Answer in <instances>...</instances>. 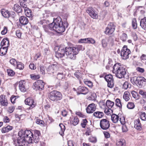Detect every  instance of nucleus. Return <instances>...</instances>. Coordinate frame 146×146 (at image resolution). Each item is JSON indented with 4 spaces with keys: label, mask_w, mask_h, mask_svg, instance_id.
I'll return each instance as SVG.
<instances>
[{
    "label": "nucleus",
    "mask_w": 146,
    "mask_h": 146,
    "mask_svg": "<svg viewBox=\"0 0 146 146\" xmlns=\"http://www.w3.org/2000/svg\"><path fill=\"white\" fill-rule=\"evenodd\" d=\"M79 122V119L77 117H74L73 120L72 121V123L74 125H76Z\"/></svg>",
    "instance_id": "37998d69"
},
{
    "label": "nucleus",
    "mask_w": 146,
    "mask_h": 146,
    "mask_svg": "<svg viewBox=\"0 0 146 146\" xmlns=\"http://www.w3.org/2000/svg\"><path fill=\"white\" fill-rule=\"evenodd\" d=\"M93 115L96 118H101L103 117L104 113L103 112L101 111H97L93 113Z\"/></svg>",
    "instance_id": "393cba45"
},
{
    "label": "nucleus",
    "mask_w": 146,
    "mask_h": 146,
    "mask_svg": "<svg viewBox=\"0 0 146 146\" xmlns=\"http://www.w3.org/2000/svg\"><path fill=\"white\" fill-rule=\"evenodd\" d=\"M132 24L133 27L134 29H136L137 27L136 20L135 18H133L132 20Z\"/></svg>",
    "instance_id": "58836bf2"
},
{
    "label": "nucleus",
    "mask_w": 146,
    "mask_h": 146,
    "mask_svg": "<svg viewBox=\"0 0 146 146\" xmlns=\"http://www.w3.org/2000/svg\"><path fill=\"white\" fill-rule=\"evenodd\" d=\"M12 129V127L9 125L6 127H3L2 129V132L3 133H5L8 132Z\"/></svg>",
    "instance_id": "473e14b6"
},
{
    "label": "nucleus",
    "mask_w": 146,
    "mask_h": 146,
    "mask_svg": "<svg viewBox=\"0 0 146 146\" xmlns=\"http://www.w3.org/2000/svg\"><path fill=\"white\" fill-rule=\"evenodd\" d=\"M76 91L78 94H82L86 95L88 92V90L86 87L79 86L76 89Z\"/></svg>",
    "instance_id": "4468645a"
},
{
    "label": "nucleus",
    "mask_w": 146,
    "mask_h": 146,
    "mask_svg": "<svg viewBox=\"0 0 146 146\" xmlns=\"http://www.w3.org/2000/svg\"><path fill=\"white\" fill-rule=\"evenodd\" d=\"M17 96H12L11 98V102L13 104L15 102V100L16 98H17Z\"/></svg>",
    "instance_id": "bf43d9fd"
},
{
    "label": "nucleus",
    "mask_w": 146,
    "mask_h": 146,
    "mask_svg": "<svg viewBox=\"0 0 146 146\" xmlns=\"http://www.w3.org/2000/svg\"><path fill=\"white\" fill-rule=\"evenodd\" d=\"M146 80L143 77H134L133 78L134 82L139 85H142L143 82Z\"/></svg>",
    "instance_id": "a211bd4d"
},
{
    "label": "nucleus",
    "mask_w": 146,
    "mask_h": 146,
    "mask_svg": "<svg viewBox=\"0 0 146 146\" xmlns=\"http://www.w3.org/2000/svg\"><path fill=\"white\" fill-rule=\"evenodd\" d=\"M57 68V65L52 64L49 66L47 69V71L48 74H51L54 72V70Z\"/></svg>",
    "instance_id": "6ab92c4d"
},
{
    "label": "nucleus",
    "mask_w": 146,
    "mask_h": 146,
    "mask_svg": "<svg viewBox=\"0 0 146 146\" xmlns=\"http://www.w3.org/2000/svg\"><path fill=\"white\" fill-rule=\"evenodd\" d=\"M64 77V75L62 73H58L57 75V78L59 80L63 78Z\"/></svg>",
    "instance_id": "6e6d98bb"
},
{
    "label": "nucleus",
    "mask_w": 146,
    "mask_h": 146,
    "mask_svg": "<svg viewBox=\"0 0 146 146\" xmlns=\"http://www.w3.org/2000/svg\"><path fill=\"white\" fill-rule=\"evenodd\" d=\"M85 84L89 87L91 88L93 86L92 82L89 81H86L84 82Z\"/></svg>",
    "instance_id": "864d4df0"
},
{
    "label": "nucleus",
    "mask_w": 146,
    "mask_h": 146,
    "mask_svg": "<svg viewBox=\"0 0 146 146\" xmlns=\"http://www.w3.org/2000/svg\"><path fill=\"white\" fill-rule=\"evenodd\" d=\"M0 104L3 106H7L8 101L5 95H1L0 96Z\"/></svg>",
    "instance_id": "f3484780"
},
{
    "label": "nucleus",
    "mask_w": 146,
    "mask_h": 146,
    "mask_svg": "<svg viewBox=\"0 0 146 146\" xmlns=\"http://www.w3.org/2000/svg\"><path fill=\"white\" fill-rule=\"evenodd\" d=\"M40 135V131L38 130H34V135L32 136L33 142L34 141L35 143H37L39 141V136Z\"/></svg>",
    "instance_id": "ddd939ff"
},
{
    "label": "nucleus",
    "mask_w": 146,
    "mask_h": 146,
    "mask_svg": "<svg viewBox=\"0 0 146 146\" xmlns=\"http://www.w3.org/2000/svg\"><path fill=\"white\" fill-rule=\"evenodd\" d=\"M16 35L19 38H21V33L20 30H17L16 31Z\"/></svg>",
    "instance_id": "4d7b16f0"
},
{
    "label": "nucleus",
    "mask_w": 146,
    "mask_h": 146,
    "mask_svg": "<svg viewBox=\"0 0 146 146\" xmlns=\"http://www.w3.org/2000/svg\"><path fill=\"white\" fill-rule=\"evenodd\" d=\"M48 28L51 30H54L58 33H61L65 30V26L59 17L54 19L53 23L49 24Z\"/></svg>",
    "instance_id": "f03ea898"
},
{
    "label": "nucleus",
    "mask_w": 146,
    "mask_h": 146,
    "mask_svg": "<svg viewBox=\"0 0 146 146\" xmlns=\"http://www.w3.org/2000/svg\"><path fill=\"white\" fill-rule=\"evenodd\" d=\"M36 123L40 125H43L44 122L43 121L39 119H37L36 121Z\"/></svg>",
    "instance_id": "e2e57ef3"
},
{
    "label": "nucleus",
    "mask_w": 146,
    "mask_h": 146,
    "mask_svg": "<svg viewBox=\"0 0 146 146\" xmlns=\"http://www.w3.org/2000/svg\"><path fill=\"white\" fill-rule=\"evenodd\" d=\"M117 146H125L126 145L125 141L123 139H120L117 141L116 142Z\"/></svg>",
    "instance_id": "c85d7f7f"
},
{
    "label": "nucleus",
    "mask_w": 146,
    "mask_h": 146,
    "mask_svg": "<svg viewBox=\"0 0 146 146\" xmlns=\"http://www.w3.org/2000/svg\"><path fill=\"white\" fill-rule=\"evenodd\" d=\"M1 13L4 17L6 18L9 17L10 13L8 10L3 9L1 10Z\"/></svg>",
    "instance_id": "c756f323"
},
{
    "label": "nucleus",
    "mask_w": 146,
    "mask_h": 146,
    "mask_svg": "<svg viewBox=\"0 0 146 146\" xmlns=\"http://www.w3.org/2000/svg\"><path fill=\"white\" fill-rule=\"evenodd\" d=\"M131 94L132 95L133 97L136 100H138L140 98V96L137 92L133 91L131 92Z\"/></svg>",
    "instance_id": "e433bc0d"
},
{
    "label": "nucleus",
    "mask_w": 146,
    "mask_h": 146,
    "mask_svg": "<svg viewBox=\"0 0 146 146\" xmlns=\"http://www.w3.org/2000/svg\"><path fill=\"white\" fill-rule=\"evenodd\" d=\"M19 21L22 25H27L29 22L27 18L24 16H22L20 17Z\"/></svg>",
    "instance_id": "5701e85b"
},
{
    "label": "nucleus",
    "mask_w": 146,
    "mask_h": 146,
    "mask_svg": "<svg viewBox=\"0 0 146 146\" xmlns=\"http://www.w3.org/2000/svg\"><path fill=\"white\" fill-rule=\"evenodd\" d=\"M1 46L8 48L9 46V41L7 38H4L1 43Z\"/></svg>",
    "instance_id": "4be33fe9"
},
{
    "label": "nucleus",
    "mask_w": 146,
    "mask_h": 146,
    "mask_svg": "<svg viewBox=\"0 0 146 146\" xmlns=\"http://www.w3.org/2000/svg\"><path fill=\"white\" fill-rule=\"evenodd\" d=\"M114 103L113 102L111 101L110 100H108L106 102V104L108 108H111L114 106Z\"/></svg>",
    "instance_id": "f704fd0d"
},
{
    "label": "nucleus",
    "mask_w": 146,
    "mask_h": 146,
    "mask_svg": "<svg viewBox=\"0 0 146 146\" xmlns=\"http://www.w3.org/2000/svg\"><path fill=\"white\" fill-rule=\"evenodd\" d=\"M30 76L31 78L33 80H37L39 79L40 78V76L39 75H35L34 74H31L30 75Z\"/></svg>",
    "instance_id": "a18cd8bd"
},
{
    "label": "nucleus",
    "mask_w": 146,
    "mask_h": 146,
    "mask_svg": "<svg viewBox=\"0 0 146 146\" xmlns=\"http://www.w3.org/2000/svg\"><path fill=\"white\" fill-rule=\"evenodd\" d=\"M19 137H18L17 139H14L13 142L14 144L15 145L19 146H26L27 145V142L26 141L24 137H23L22 133L21 131H19L18 133Z\"/></svg>",
    "instance_id": "20e7f679"
},
{
    "label": "nucleus",
    "mask_w": 146,
    "mask_h": 146,
    "mask_svg": "<svg viewBox=\"0 0 146 146\" xmlns=\"http://www.w3.org/2000/svg\"><path fill=\"white\" fill-rule=\"evenodd\" d=\"M26 104L30 106L29 109L31 110L32 109L36 106V103L34 102L33 100L31 98H28L26 99L25 101Z\"/></svg>",
    "instance_id": "f8f14e48"
},
{
    "label": "nucleus",
    "mask_w": 146,
    "mask_h": 146,
    "mask_svg": "<svg viewBox=\"0 0 146 146\" xmlns=\"http://www.w3.org/2000/svg\"><path fill=\"white\" fill-rule=\"evenodd\" d=\"M8 48L1 46L0 48V55L3 56L5 55L7 51Z\"/></svg>",
    "instance_id": "7c9ffc66"
},
{
    "label": "nucleus",
    "mask_w": 146,
    "mask_h": 146,
    "mask_svg": "<svg viewBox=\"0 0 146 146\" xmlns=\"http://www.w3.org/2000/svg\"><path fill=\"white\" fill-rule=\"evenodd\" d=\"M14 110V107L13 106H11L9 107L8 110V111L9 113H11L13 112Z\"/></svg>",
    "instance_id": "338daca9"
},
{
    "label": "nucleus",
    "mask_w": 146,
    "mask_h": 146,
    "mask_svg": "<svg viewBox=\"0 0 146 146\" xmlns=\"http://www.w3.org/2000/svg\"><path fill=\"white\" fill-rule=\"evenodd\" d=\"M110 125L109 121L106 119H103L100 121V127L103 129L106 130L108 129Z\"/></svg>",
    "instance_id": "1a4fd4ad"
},
{
    "label": "nucleus",
    "mask_w": 146,
    "mask_h": 146,
    "mask_svg": "<svg viewBox=\"0 0 146 146\" xmlns=\"http://www.w3.org/2000/svg\"><path fill=\"white\" fill-rule=\"evenodd\" d=\"M119 117L117 115L113 114L111 115V120L113 123H116L119 121Z\"/></svg>",
    "instance_id": "cd10ccee"
},
{
    "label": "nucleus",
    "mask_w": 146,
    "mask_h": 146,
    "mask_svg": "<svg viewBox=\"0 0 146 146\" xmlns=\"http://www.w3.org/2000/svg\"><path fill=\"white\" fill-rule=\"evenodd\" d=\"M116 105L119 107L120 108H121V104L120 100L118 98L116 99L115 100Z\"/></svg>",
    "instance_id": "79ce46f5"
},
{
    "label": "nucleus",
    "mask_w": 146,
    "mask_h": 146,
    "mask_svg": "<svg viewBox=\"0 0 146 146\" xmlns=\"http://www.w3.org/2000/svg\"><path fill=\"white\" fill-rule=\"evenodd\" d=\"M135 105L133 103L129 102L127 104V107L129 109H133L135 107Z\"/></svg>",
    "instance_id": "49530a36"
},
{
    "label": "nucleus",
    "mask_w": 146,
    "mask_h": 146,
    "mask_svg": "<svg viewBox=\"0 0 146 146\" xmlns=\"http://www.w3.org/2000/svg\"><path fill=\"white\" fill-rule=\"evenodd\" d=\"M13 9L18 13H21L22 11V9L21 7L17 4H15L14 5L13 7Z\"/></svg>",
    "instance_id": "a878e982"
},
{
    "label": "nucleus",
    "mask_w": 146,
    "mask_h": 146,
    "mask_svg": "<svg viewBox=\"0 0 146 146\" xmlns=\"http://www.w3.org/2000/svg\"><path fill=\"white\" fill-rule=\"evenodd\" d=\"M108 41L106 38L103 39L102 41V46L104 48L106 47L108 45Z\"/></svg>",
    "instance_id": "a19ab883"
},
{
    "label": "nucleus",
    "mask_w": 146,
    "mask_h": 146,
    "mask_svg": "<svg viewBox=\"0 0 146 146\" xmlns=\"http://www.w3.org/2000/svg\"><path fill=\"white\" fill-rule=\"evenodd\" d=\"M129 84L127 82H125L123 84V88L125 89H127L129 87Z\"/></svg>",
    "instance_id": "680f3d73"
},
{
    "label": "nucleus",
    "mask_w": 146,
    "mask_h": 146,
    "mask_svg": "<svg viewBox=\"0 0 146 146\" xmlns=\"http://www.w3.org/2000/svg\"><path fill=\"white\" fill-rule=\"evenodd\" d=\"M140 23L141 27L144 30H146V17L141 19Z\"/></svg>",
    "instance_id": "bb28decb"
},
{
    "label": "nucleus",
    "mask_w": 146,
    "mask_h": 146,
    "mask_svg": "<svg viewBox=\"0 0 146 146\" xmlns=\"http://www.w3.org/2000/svg\"><path fill=\"white\" fill-rule=\"evenodd\" d=\"M120 63H116L113 66V72L115 73L116 76L119 78L124 77L126 73L125 69L119 64Z\"/></svg>",
    "instance_id": "7ed1b4c3"
},
{
    "label": "nucleus",
    "mask_w": 146,
    "mask_h": 146,
    "mask_svg": "<svg viewBox=\"0 0 146 146\" xmlns=\"http://www.w3.org/2000/svg\"><path fill=\"white\" fill-rule=\"evenodd\" d=\"M20 4L22 7L25 9L28 8L27 7V5H26L25 2H24L22 0H20Z\"/></svg>",
    "instance_id": "8fccbe9b"
},
{
    "label": "nucleus",
    "mask_w": 146,
    "mask_h": 146,
    "mask_svg": "<svg viewBox=\"0 0 146 146\" xmlns=\"http://www.w3.org/2000/svg\"><path fill=\"white\" fill-rule=\"evenodd\" d=\"M45 84L42 80H38L33 84V88L36 90L41 91L44 89Z\"/></svg>",
    "instance_id": "0eeeda50"
},
{
    "label": "nucleus",
    "mask_w": 146,
    "mask_h": 146,
    "mask_svg": "<svg viewBox=\"0 0 146 146\" xmlns=\"http://www.w3.org/2000/svg\"><path fill=\"white\" fill-rule=\"evenodd\" d=\"M95 41V40L92 38H88L84 39H81L79 41V42L80 43H91L92 44H94Z\"/></svg>",
    "instance_id": "aec40b11"
},
{
    "label": "nucleus",
    "mask_w": 146,
    "mask_h": 146,
    "mask_svg": "<svg viewBox=\"0 0 146 146\" xmlns=\"http://www.w3.org/2000/svg\"><path fill=\"white\" fill-rule=\"evenodd\" d=\"M49 99L53 101H56L61 100L62 98L61 93L56 90H53L48 95Z\"/></svg>",
    "instance_id": "39448f33"
},
{
    "label": "nucleus",
    "mask_w": 146,
    "mask_h": 146,
    "mask_svg": "<svg viewBox=\"0 0 146 146\" xmlns=\"http://www.w3.org/2000/svg\"><path fill=\"white\" fill-rule=\"evenodd\" d=\"M130 94L128 91L125 92L123 96V98L126 101H127L129 100Z\"/></svg>",
    "instance_id": "c9c22d12"
},
{
    "label": "nucleus",
    "mask_w": 146,
    "mask_h": 146,
    "mask_svg": "<svg viewBox=\"0 0 146 146\" xmlns=\"http://www.w3.org/2000/svg\"><path fill=\"white\" fill-rule=\"evenodd\" d=\"M22 133V137H24L27 143H33L32 136L33 133L31 131L29 130H26L24 131H21Z\"/></svg>",
    "instance_id": "423d86ee"
},
{
    "label": "nucleus",
    "mask_w": 146,
    "mask_h": 146,
    "mask_svg": "<svg viewBox=\"0 0 146 146\" xmlns=\"http://www.w3.org/2000/svg\"><path fill=\"white\" fill-rule=\"evenodd\" d=\"M115 27L113 23H110L108 25L106 29L105 33L106 34H111L114 31Z\"/></svg>",
    "instance_id": "9b49d317"
},
{
    "label": "nucleus",
    "mask_w": 146,
    "mask_h": 146,
    "mask_svg": "<svg viewBox=\"0 0 146 146\" xmlns=\"http://www.w3.org/2000/svg\"><path fill=\"white\" fill-rule=\"evenodd\" d=\"M52 110V108L50 107V105L49 104L46 105V111L47 112H50Z\"/></svg>",
    "instance_id": "0e129e2a"
},
{
    "label": "nucleus",
    "mask_w": 146,
    "mask_h": 146,
    "mask_svg": "<svg viewBox=\"0 0 146 146\" xmlns=\"http://www.w3.org/2000/svg\"><path fill=\"white\" fill-rule=\"evenodd\" d=\"M24 9L25 14L27 17H32V12L31 10L28 8Z\"/></svg>",
    "instance_id": "2f4dec72"
},
{
    "label": "nucleus",
    "mask_w": 146,
    "mask_h": 146,
    "mask_svg": "<svg viewBox=\"0 0 146 146\" xmlns=\"http://www.w3.org/2000/svg\"><path fill=\"white\" fill-rule=\"evenodd\" d=\"M25 83L24 80H21L19 82V87L20 90L22 92H24L26 91V88L25 86Z\"/></svg>",
    "instance_id": "412c9836"
},
{
    "label": "nucleus",
    "mask_w": 146,
    "mask_h": 146,
    "mask_svg": "<svg viewBox=\"0 0 146 146\" xmlns=\"http://www.w3.org/2000/svg\"><path fill=\"white\" fill-rule=\"evenodd\" d=\"M10 64L13 66H15L18 63L16 60L14 58H12L10 60Z\"/></svg>",
    "instance_id": "de8ad7c7"
},
{
    "label": "nucleus",
    "mask_w": 146,
    "mask_h": 146,
    "mask_svg": "<svg viewBox=\"0 0 146 146\" xmlns=\"http://www.w3.org/2000/svg\"><path fill=\"white\" fill-rule=\"evenodd\" d=\"M40 69L41 73L42 74L44 75L45 74V70L44 66L42 65H40Z\"/></svg>",
    "instance_id": "5fc2aeb1"
},
{
    "label": "nucleus",
    "mask_w": 146,
    "mask_h": 146,
    "mask_svg": "<svg viewBox=\"0 0 146 146\" xmlns=\"http://www.w3.org/2000/svg\"><path fill=\"white\" fill-rule=\"evenodd\" d=\"M122 130L123 132H125L128 130V129L125 125H123L122 127Z\"/></svg>",
    "instance_id": "774afa93"
},
{
    "label": "nucleus",
    "mask_w": 146,
    "mask_h": 146,
    "mask_svg": "<svg viewBox=\"0 0 146 146\" xmlns=\"http://www.w3.org/2000/svg\"><path fill=\"white\" fill-rule=\"evenodd\" d=\"M59 126L61 129V131H59V133L60 135L63 136L64 134V132L65 129V126L62 123H60Z\"/></svg>",
    "instance_id": "72a5a7b5"
},
{
    "label": "nucleus",
    "mask_w": 146,
    "mask_h": 146,
    "mask_svg": "<svg viewBox=\"0 0 146 146\" xmlns=\"http://www.w3.org/2000/svg\"><path fill=\"white\" fill-rule=\"evenodd\" d=\"M141 60L142 62L145 63V64L146 63V55L144 54H143L141 57Z\"/></svg>",
    "instance_id": "13d9d810"
},
{
    "label": "nucleus",
    "mask_w": 146,
    "mask_h": 146,
    "mask_svg": "<svg viewBox=\"0 0 146 146\" xmlns=\"http://www.w3.org/2000/svg\"><path fill=\"white\" fill-rule=\"evenodd\" d=\"M17 68L20 70H23L24 68V64L21 62H18L17 65Z\"/></svg>",
    "instance_id": "4c0bfd02"
},
{
    "label": "nucleus",
    "mask_w": 146,
    "mask_h": 146,
    "mask_svg": "<svg viewBox=\"0 0 146 146\" xmlns=\"http://www.w3.org/2000/svg\"><path fill=\"white\" fill-rule=\"evenodd\" d=\"M134 127L137 129L140 130L141 129V124L139 119L135 120Z\"/></svg>",
    "instance_id": "b1692460"
},
{
    "label": "nucleus",
    "mask_w": 146,
    "mask_h": 146,
    "mask_svg": "<svg viewBox=\"0 0 146 146\" xmlns=\"http://www.w3.org/2000/svg\"><path fill=\"white\" fill-rule=\"evenodd\" d=\"M141 119L143 120H146V114L145 113H142L141 115Z\"/></svg>",
    "instance_id": "69168bd1"
},
{
    "label": "nucleus",
    "mask_w": 146,
    "mask_h": 146,
    "mask_svg": "<svg viewBox=\"0 0 146 146\" xmlns=\"http://www.w3.org/2000/svg\"><path fill=\"white\" fill-rule=\"evenodd\" d=\"M7 72L8 75L10 76H13L15 74V72L11 69H8Z\"/></svg>",
    "instance_id": "09e8293b"
},
{
    "label": "nucleus",
    "mask_w": 146,
    "mask_h": 146,
    "mask_svg": "<svg viewBox=\"0 0 146 146\" xmlns=\"http://www.w3.org/2000/svg\"><path fill=\"white\" fill-rule=\"evenodd\" d=\"M94 9L92 7L88 8L86 10L87 12L93 19H96L98 17V15L94 11Z\"/></svg>",
    "instance_id": "2eb2a0df"
},
{
    "label": "nucleus",
    "mask_w": 146,
    "mask_h": 146,
    "mask_svg": "<svg viewBox=\"0 0 146 146\" xmlns=\"http://www.w3.org/2000/svg\"><path fill=\"white\" fill-rule=\"evenodd\" d=\"M104 78L108 82V86L110 88L113 87L114 85V81L113 76L111 74L106 75Z\"/></svg>",
    "instance_id": "9d476101"
},
{
    "label": "nucleus",
    "mask_w": 146,
    "mask_h": 146,
    "mask_svg": "<svg viewBox=\"0 0 146 146\" xmlns=\"http://www.w3.org/2000/svg\"><path fill=\"white\" fill-rule=\"evenodd\" d=\"M106 39L109 43L111 45H113L114 42V37L112 36H110L108 38Z\"/></svg>",
    "instance_id": "ea45409f"
},
{
    "label": "nucleus",
    "mask_w": 146,
    "mask_h": 146,
    "mask_svg": "<svg viewBox=\"0 0 146 146\" xmlns=\"http://www.w3.org/2000/svg\"><path fill=\"white\" fill-rule=\"evenodd\" d=\"M88 121L86 119H83V121L81 123V125L83 128H85L86 125Z\"/></svg>",
    "instance_id": "3c124183"
},
{
    "label": "nucleus",
    "mask_w": 146,
    "mask_h": 146,
    "mask_svg": "<svg viewBox=\"0 0 146 146\" xmlns=\"http://www.w3.org/2000/svg\"><path fill=\"white\" fill-rule=\"evenodd\" d=\"M89 141L92 143H95L96 142L97 139L96 137H91L89 139Z\"/></svg>",
    "instance_id": "603ef678"
},
{
    "label": "nucleus",
    "mask_w": 146,
    "mask_h": 146,
    "mask_svg": "<svg viewBox=\"0 0 146 146\" xmlns=\"http://www.w3.org/2000/svg\"><path fill=\"white\" fill-rule=\"evenodd\" d=\"M130 52V50L127 49V46H124L122 49L121 55L123 59L125 60L129 58V55Z\"/></svg>",
    "instance_id": "6e6552de"
},
{
    "label": "nucleus",
    "mask_w": 146,
    "mask_h": 146,
    "mask_svg": "<svg viewBox=\"0 0 146 146\" xmlns=\"http://www.w3.org/2000/svg\"><path fill=\"white\" fill-rule=\"evenodd\" d=\"M120 38L123 41H125L127 38V35L125 33H123L122 35L121 36Z\"/></svg>",
    "instance_id": "c03bdc74"
},
{
    "label": "nucleus",
    "mask_w": 146,
    "mask_h": 146,
    "mask_svg": "<svg viewBox=\"0 0 146 146\" xmlns=\"http://www.w3.org/2000/svg\"><path fill=\"white\" fill-rule=\"evenodd\" d=\"M96 109V105L94 103L89 104L86 108V112L88 113H90L94 112Z\"/></svg>",
    "instance_id": "dca6fc26"
},
{
    "label": "nucleus",
    "mask_w": 146,
    "mask_h": 146,
    "mask_svg": "<svg viewBox=\"0 0 146 146\" xmlns=\"http://www.w3.org/2000/svg\"><path fill=\"white\" fill-rule=\"evenodd\" d=\"M139 93L142 95L143 98H146V92H144L142 90H140L139 91Z\"/></svg>",
    "instance_id": "052dcab7"
},
{
    "label": "nucleus",
    "mask_w": 146,
    "mask_h": 146,
    "mask_svg": "<svg viewBox=\"0 0 146 146\" xmlns=\"http://www.w3.org/2000/svg\"><path fill=\"white\" fill-rule=\"evenodd\" d=\"M58 48L57 51L55 52V56L58 58H62L66 54L68 57L74 60L76 58V55L79 53V51L82 49V46L78 45L77 47H65L62 45L57 47Z\"/></svg>",
    "instance_id": "f257e3e1"
}]
</instances>
